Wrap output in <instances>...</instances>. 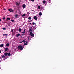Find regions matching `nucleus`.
<instances>
[{
	"mask_svg": "<svg viewBox=\"0 0 74 74\" xmlns=\"http://www.w3.org/2000/svg\"><path fill=\"white\" fill-rule=\"evenodd\" d=\"M18 49H19L20 50H23V47L21 45H19L18 47Z\"/></svg>",
	"mask_w": 74,
	"mask_h": 74,
	"instance_id": "f257e3e1",
	"label": "nucleus"
},
{
	"mask_svg": "<svg viewBox=\"0 0 74 74\" xmlns=\"http://www.w3.org/2000/svg\"><path fill=\"white\" fill-rule=\"evenodd\" d=\"M9 11H10V12H13L14 11H15V10H13L12 9H9L8 10Z\"/></svg>",
	"mask_w": 74,
	"mask_h": 74,
	"instance_id": "f03ea898",
	"label": "nucleus"
},
{
	"mask_svg": "<svg viewBox=\"0 0 74 74\" xmlns=\"http://www.w3.org/2000/svg\"><path fill=\"white\" fill-rule=\"evenodd\" d=\"M16 4L17 6H19V5H20V2L18 3L17 2H16Z\"/></svg>",
	"mask_w": 74,
	"mask_h": 74,
	"instance_id": "7ed1b4c3",
	"label": "nucleus"
},
{
	"mask_svg": "<svg viewBox=\"0 0 74 74\" xmlns=\"http://www.w3.org/2000/svg\"><path fill=\"white\" fill-rule=\"evenodd\" d=\"M33 19L35 20H37V17L36 16H34Z\"/></svg>",
	"mask_w": 74,
	"mask_h": 74,
	"instance_id": "20e7f679",
	"label": "nucleus"
},
{
	"mask_svg": "<svg viewBox=\"0 0 74 74\" xmlns=\"http://www.w3.org/2000/svg\"><path fill=\"white\" fill-rule=\"evenodd\" d=\"M1 56H2V58H4V59H5V56L4 55H3V56L1 55Z\"/></svg>",
	"mask_w": 74,
	"mask_h": 74,
	"instance_id": "39448f33",
	"label": "nucleus"
},
{
	"mask_svg": "<svg viewBox=\"0 0 74 74\" xmlns=\"http://www.w3.org/2000/svg\"><path fill=\"white\" fill-rule=\"evenodd\" d=\"M30 29H29V32H32V27H31L30 28Z\"/></svg>",
	"mask_w": 74,
	"mask_h": 74,
	"instance_id": "423d86ee",
	"label": "nucleus"
},
{
	"mask_svg": "<svg viewBox=\"0 0 74 74\" xmlns=\"http://www.w3.org/2000/svg\"><path fill=\"white\" fill-rule=\"evenodd\" d=\"M22 7L23 8H25V7H26V5L25 4H23L22 5Z\"/></svg>",
	"mask_w": 74,
	"mask_h": 74,
	"instance_id": "0eeeda50",
	"label": "nucleus"
},
{
	"mask_svg": "<svg viewBox=\"0 0 74 74\" xmlns=\"http://www.w3.org/2000/svg\"><path fill=\"white\" fill-rule=\"evenodd\" d=\"M4 46L3 44H2L0 45V47H3Z\"/></svg>",
	"mask_w": 74,
	"mask_h": 74,
	"instance_id": "6e6552de",
	"label": "nucleus"
},
{
	"mask_svg": "<svg viewBox=\"0 0 74 74\" xmlns=\"http://www.w3.org/2000/svg\"><path fill=\"white\" fill-rule=\"evenodd\" d=\"M20 36V34H18L16 35L17 37H19Z\"/></svg>",
	"mask_w": 74,
	"mask_h": 74,
	"instance_id": "1a4fd4ad",
	"label": "nucleus"
},
{
	"mask_svg": "<svg viewBox=\"0 0 74 74\" xmlns=\"http://www.w3.org/2000/svg\"><path fill=\"white\" fill-rule=\"evenodd\" d=\"M8 55V53H4V55L5 56H7Z\"/></svg>",
	"mask_w": 74,
	"mask_h": 74,
	"instance_id": "9d476101",
	"label": "nucleus"
},
{
	"mask_svg": "<svg viewBox=\"0 0 74 74\" xmlns=\"http://www.w3.org/2000/svg\"><path fill=\"white\" fill-rule=\"evenodd\" d=\"M26 43L25 42H24V45H27V41H26Z\"/></svg>",
	"mask_w": 74,
	"mask_h": 74,
	"instance_id": "9b49d317",
	"label": "nucleus"
},
{
	"mask_svg": "<svg viewBox=\"0 0 74 74\" xmlns=\"http://www.w3.org/2000/svg\"><path fill=\"white\" fill-rule=\"evenodd\" d=\"M31 37H34V34H31Z\"/></svg>",
	"mask_w": 74,
	"mask_h": 74,
	"instance_id": "f8f14e48",
	"label": "nucleus"
},
{
	"mask_svg": "<svg viewBox=\"0 0 74 74\" xmlns=\"http://www.w3.org/2000/svg\"><path fill=\"white\" fill-rule=\"evenodd\" d=\"M8 48H5V51H8Z\"/></svg>",
	"mask_w": 74,
	"mask_h": 74,
	"instance_id": "ddd939ff",
	"label": "nucleus"
},
{
	"mask_svg": "<svg viewBox=\"0 0 74 74\" xmlns=\"http://www.w3.org/2000/svg\"><path fill=\"white\" fill-rule=\"evenodd\" d=\"M43 4H45V3H46V1H43Z\"/></svg>",
	"mask_w": 74,
	"mask_h": 74,
	"instance_id": "4468645a",
	"label": "nucleus"
},
{
	"mask_svg": "<svg viewBox=\"0 0 74 74\" xmlns=\"http://www.w3.org/2000/svg\"><path fill=\"white\" fill-rule=\"evenodd\" d=\"M21 16H22V17H24V16H25V14H23V15H22Z\"/></svg>",
	"mask_w": 74,
	"mask_h": 74,
	"instance_id": "2eb2a0df",
	"label": "nucleus"
},
{
	"mask_svg": "<svg viewBox=\"0 0 74 74\" xmlns=\"http://www.w3.org/2000/svg\"><path fill=\"white\" fill-rule=\"evenodd\" d=\"M18 16H19V15L18 14H16V15H15V18H17V17Z\"/></svg>",
	"mask_w": 74,
	"mask_h": 74,
	"instance_id": "dca6fc26",
	"label": "nucleus"
},
{
	"mask_svg": "<svg viewBox=\"0 0 74 74\" xmlns=\"http://www.w3.org/2000/svg\"><path fill=\"white\" fill-rule=\"evenodd\" d=\"M28 19H29V20H31V19H32V18H31V17H29L28 18Z\"/></svg>",
	"mask_w": 74,
	"mask_h": 74,
	"instance_id": "f3484780",
	"label": "nucleus"
},
{
	"mask_svg": "<svg viewBox=\"0 0 74 74\" xmlns=\"http://www.w3.org/2000/svg\"><path fill=\"white\" fill-rule=\"evenodd\" d=\"M9 43H7L6 44V46H7V47H9Z\"/></svg>",
	"mask_w": 74,
	"mask_h": 74,
	"instance_id": "a211bd4d",
	"label": "nucleus"
},
{
	"mask_svg": "<svg viewBox=\"0 0 74 74\" xmlns=\"http://www.w3.org/2000/svg\"><path fill=\"white\" fill-rule=\"evenodd\" d=\"M32 33H33L31 31L30 32V34H29L30 35H31V34H33Z\"/></svg>",
	"mask_w": 74,
	"mask_h": 74,
	"instance_id": "6ab92c4d",
	"label": "nucleus"
},
{
	"mask_svg": "<svg viewBox=\"0 0 74 74\" xmlns=\"http://www.w3.org/2000/svg\"><path fill=\"white\" fill-rule=\"evenodd\" d=\"M38 9H41V7H40V6H39L38 7Z\"/></svg>",
	"mask_w": 74,
	"mask_h": 74,
	"instance_id": "aec40b11",
	"label": "nucleus"
},
{
	"mask_svg": "<svg viewBox=\"0 0 74 74\" xmlns=\"http://www.w3.org/2000/svg\"><path fill=\"white\" fill-rule=\"evenodd\" d=\"M39 15H40V16L42 15V13H41V12H40L39 14Z\"/></svg>",
	"mask_w": 74,
	"mask_h": 74,
	"instance_id": "412c9836",
	"label": "nucleus"
},
{
	"mask_svg": "<svg viewBox=\"0 0 74 74\" xmlns=\"http://www.w3.org/2000/svg\"><path fill=\"white\" fill-rule=\"evenodd\" d=\"M21 28H19L18 29V31L20 32H21Z\"/></svg>",
	"mask_w": 74,
	"mask_h": 74,
	"instance_id": "4be33fe9",
	"label": "nucleus"
},
{
	"mask_svg": "<svg viewBox=\"0 0 74 74\" xmlns=\"http://www.w3.org/2000/svg\"><path fill=\"white\" fill-rule=\"evenodd\" d=\"M7 19L8 21V20H10V19H11V18H8Z\"/></svg>",
	"mask_w": 74,
	"mask_h": 74,
	"instance_id": "5701e85b",
	"label": "nucleus"
},
{
	"mask_svg": "<svg viewBox=\"0 0 74 74\" xmlns=\"http://www.w3.org/2000/svg\"><path fill=\"white\" fill-rule=\"evenodd\" d=\"M23 42H26V41L24 40H23V41H22Z\"/></svg>",
	"mask_w": 74,
	"mask_h": 74,
	"instance_id": "b1692460",
	"label": "nucleus"
},
{
	"mask_svg": "<svg viewBox=\"0 0 74 74\" xmlns=\"http://www.w3.org/2000/svg\"><path fill=\"white\" fill-rule=\"evenodd\" d=\"M32 25H36V24H35V23L33 22L32 23Z\"/></svg>",
	"mask_w": 74,
	"mask_h": 74,
	"instance_id": "393cba45",
	"label": "nucleus"
},
{
	"mask_svg": "<svg viewBox=\"0 0 74 74\" xmlns=\"http://www.w3.org/2000/svg\"><path fill=\"white\" fill-rule=\"evenodd\" d=\"M2 29L3 30H6V28H3Z\"/></svg>",
	"mask_w": 74,
	"mask_h": 74,
	"instance_id": "a878e982",
	"label": "nucleus"
},
{
	"mask_svg": "<svg viewBox=\"0 0 74 74\" xmlns=\"http://www.w3.org/2000/svg\"><path fill=\"white\" fill-rule=\"evenodd\" d=\"M8 56H11V54L10 53H9L8 54Z\"/></svg>",
	"mask_w": 74,
	"mask_h": 74,
	"instance_id": "bb28decb",
	"label": "nucleus"
},
{
	"mask_svg": "<svg viewBox=\"0 0 74 74\" xmlns=\"http://www.w3.org/2000/svg\"><path fill=\"white\" fill-rule=\"evenodd\" d=\"M3 20H4L5 19V17H3Z\"/></svg>",
	"mask_w": 74,
	"mask_h": 74,
	"instance_id": "cd10ccee",
	"label": "nucleus"
},
{
	"mask_svg": "<svg viewBox=\"0 0 74 74\" xmlns=\"http://www.w3.org/2000/svg\"><path fill=\"white\" fill-rule=\"evenodd\" d=\"M11 21L12 22H14V20H12V19Z\"/></svg>",
	"mask_w": 74,
	"mask_h": 74,
	"instance_id": "c85d7f7f",
	"label": "nucleus"
},
{
	"mask_svg": "<svg viewBox=\"0 0 74 74\" xmlns=\"http://www.w3.org/2000/svg\"><path fill=\"white\" fill-rule=\"evenodd\" d=\"M48 1L49 2V3H50V2L51 1V0H48Z\"/></svg>",
	"mask_w": 74,
	"mask_h": 74,
	"instance_id": "c756f323",
	"label": "nucleus"
},
{
	"mask_svg": "<svg viewBox=\"0 0 74 74\" xmlns=\"http://www.w3.org/2000/svg\"><path fill=\"white\" fill-rule=\"evenodd\" d=\"M14 31V30H13V29H11V32H13Z\"/></svg>",
	"mask_w": 74,
	"mask_h": 74,
	"instance_id": "7c9ffc66",
	"label": "nucleus"
},
{
	"mask_svg": "<svg viewBox=\"0 0 74 74\" xmlns=\"http://www.w3.org/2000/svg\"><path fill=\"white\" fill-rule=\"evenodd\" d=\"M31 1H32L33 2H34V0H31Z\"/></svg>",
	"mask_w": 74,
	"mask_h": 74,
	"instance_id": "2f4dec72",
	"label": "nucleus"
},
{
	"mask_svg": "<svg viewBox=\"0 0 74 74\" xmlns=\"http://www.w3.org/2000/svg\"><path fill=\"white\" fill-rule=\"evenodd\" d=\"M4 35H5V36H7L8 34H3V36H4Z\"/></svg>",
	"mask_w": 74,
	"mask_h": 74,
	"instance_id": "473e14b6",
	"label": "nucleus"
},
{
	"mask_svg": "<svg viewBox=\"0 0 74 74\" xmlns=\"http://www.w3.org/2000/svg\"><path fill=\"white\" fill-rule=\"evenodd\" d=\"M26 31V29H24V33H25V31Z\"/></svg>",
	"mask_w": 74,
	"mask_h": 74,
	"instance_id": "72a5a7b5",
	"label": "nucleus"
},
{
	"mask_svg": "<svg viewBox=\"0 0 74 74\" xmlns=\"http://www.w3.org/2000/svg\"><path fill=\"white\" fill-rule=\"evenodd\" d=\"M21 33H23V34H24L25 33V32H22Z\"/></svg>",
	"mask_w": 74,
	"mask_h": 74,
	"instance_id": "f704fd0d",
	"label": "nucleus"
},
{
	"mask_svg": "<svg viewBox=\"0 0 74 74\" xmlns=\"http://www.w3.org/2000/svg\"><path fill=\"white\" fill-rule=\"evenodd\" d=\"M27 14H28V15H29V14H30V13H29V12H28Z\"/></svg>",
	"mask_w": 74,
	"mask_h": 74,
	"instance_id": "c9c22d12",
	"label": "nucleus"
},
{
	"mask_svg": "<svg viewBox=\"0 0 74 74\" xmlns=\"http://www.w3.org/2000/svg\"><path fill=\"white\" fill-rule=\"evenodd\" d=\"M22 42H19V43H22Z\"/></svg>",
	"mask_w": 74,
	"mask_h": 74,
	"instance_id": "e433bc0d",
	"label": "nucleus"
},
{
	"mask_svg": "<svg viewBox=\"0 0 74 74\" xmlns=\"http://www.w3.org/2000/svg\"><path fill=\"white\" fill-rule=\"evenodd\" d=\"M28 22H30V20H28Z\"/></svg>",
	"mask_w": 74,
	"mask_h": 74,
	"instance_id": "4c0bfd02",
	"label": "nucleus"
},
{
	"mask_svg": "<svg viewBox=\"0 0 74 74\" xmlns=\"http://www.w3.org/2000/svg\"><path fill=\"white\" fill-rule=\"evenodd\" d=\"M4 10H5V11H6V9H4Z\"/></svg>",
	"mask_w": 74,
	"mask_h": 74,
	"instance_id": "58836bf2",
	"label": "nucleus"
},
{
	"mask_svg": "<svg viewBox=\"0 0 74 74\" xmlns=\"http://www.w3.org/2000/svg\"><path fill=\"white\" fill-rule=\"evenodd\" d=\"M1 19L0 18V22H1Z\"/></svg>",
	"mask_w": 74,
	"mask_h": 74,
	"instance_id": "ea45409f",
	"label": "nucleus"
},
{
	"mask_svg": "<svg viewBox=\"0 0 74 74\" xmlns=\"http://www.w3.org/2000/svg\"><path fill=\"white\" fill-rule=\"evenodd\" d=\"M1 52V50H0V53Z\"/></svg>",
	"mask_w": 74,
	"mask_h": 74,
	"instance_id": "a19ab883",
	"label": "nucleus"
},
{
	"mask_svg": "<svg viewBox=\"0 0 74 74\" xmlns=\"http://www.w3.org/2000/svg\"><path fill=\"white\" fill-rule=\"evenodd\" d=\"M29 24H30V25H31V23H30Z\"/></svg>",
	"mask_w": 74,
	"mask_h": 74,
	"instance_id": "79ce46f5",
	"label": "nucleus"
},
{
	"mask_svg": "<svg viewBox=\"0 0 74 74\" xmlns=\"http://www.w3.org/2000/svg\"><path fill=\"white\" fill-rule=\"evenodd\" d=\"M23 36H25V33L23 34Z\"/></svg>",
	"mask_w": 74,
	"mask_h": 74,
	"instance_id": "37998d69",
	"label": "nucleus"
},
{
	"mask_svg": "<svg viewBox=\"0 0 74 74\" xmlns=\"http://www.w3.org/2000/svg\"><path fill=\"white\" fill-rule=\"evenodd\" d=\"M0 63H1V61H0Z\"/></svg>",
	"mask_w": 74,
	"mask_h": 74,
	"instance_id": "c03bdc74",
	"label": "nucleus"
},
{
	"mask_svg": "<svg viewBox=\"0 0 74 74\" xmlns=\"http://www.w3.org/2000/svg\"><path fill=\"white\" fill-rule=\"evenodd\" d=\"M29 1H30V0H29Z\"/></svg>",
	"mask_w": 74,
	"mask_h": 74,
	"instance_id": "a18cd8bd",
	"label": "nucleus"
},
{
	"mask_svg": "<svg viewBox=\"0 0 74 74\" xmlns=\"http://www.w3.org/2000/svg\"><path fill=\"white\" fill-rule=\"evenodd\" d=\"M17 18H19V17H17Z\"/></svg>",
	"mask_w": 74,
	"mask_h": 74,
	"instance_id": "49530a36",
	"label": "nucleus"
}]
</instances>
